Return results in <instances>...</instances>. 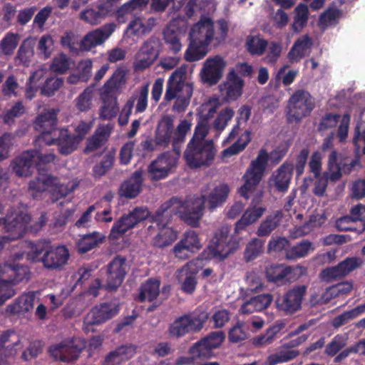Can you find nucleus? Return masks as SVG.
I'll return each mask as SVG.
<instances>
[{"instance_id": "f257e3e1", "label": "nucleus", "mask_w": 365, "mask_h": 365, "mask_svg": "<svg viewBox=\"0 0 365 365\" xmlns=\"http://www.w3.org/2000/svg\"><path fill=\"white\" fill-rule=\"evenodd\" d=\"M288 150L287 146H278L269 155L265 149H261L242 178L244 183L238 190L240 195L246 200L249 199L262 180L269 159L272 164L276 165L286 156Z\"/></svg>"}, {"instance_id": "f03ea898", "label": "nucleus", "mask_w": 365, "mask_h": 365, "mask_svg": "<svg viewBox=\"0 0 365 365\" xmlns=\"http://www.w3.org/2000/svg\"><path fill=\"white\" fill-rule=\"evenodd\" d=\"M29 250L26 259L32 263L41 262L48 270H61L70 257L68 249L64 245L54 247L46 240L29 242Z\"/></svg>"}, {"instance_id": "7ed1b4c3", "label": "nucleus", "mask_w": 365, "mask_h": 365, "mask_svg": "<svg viewBox=\"0 0 365 365\" xmlns=\"http://www.w3.org/2000/svg\"><path fill=\"white\" fill-rule=\"evenodd\" d=\"M186 79V69L180 67L172 73L166 83L164 100L170 101L175 98L172 109L178 113L187 109L193 93L192 83Z\"/></svg>"}, {"instance_id": "20e7f679", "label": "nucleus", "mask_w": 365, "mask_h": 365, "mask_svg": "<svg viewBox=\"0 0 365 365\" xmlns=\"http://www.w3.org/2000/svg\"><path fill=\"white\" fill-rule=\"evenodd\" d=\"M191 126V122L184 119L175 129L173 116L170 115L163 116L158 121L155 132L157 144L160 148H165L172 142L173 151L177 153H181V146L185 143L186 135L190 130Z\"/></svg>"}, {"instance_id": "39448f33", "label": "nucleus", "mask_w": 365, "mask_h": 365, "mask_svg": "<svg viewBox=\"0 0 365 365\" xmlns=\"http://www.w3.org/2000/svg\"><path fill=\"white\" fill-rule=\"evenodd\" d=\"M228 225L220 226L215 232L210 244L201 252L202 260L222 261L240 247V238L230 235Z\"/></svg>"}, {"instance_id": "423d86ee", "label": "nucleus", "mask_w": 365, "mask_h": 365, "mask_svg": "<svg viewBox=\"0 0 365 365\" xmlns=\"http://www.w3.org/2000/svg\"><path fill=\"white\" fill-rule=\"evenodd\" d=\"M58 110L55 109L45 110L38 115L34 122V128L40 132L38 140L46 145H56L58 152L63 138L68 137V129L57 128Z\"/></svg>"}, {"instance_id": "0eeeda50", "label": "nucleus", "mask_w": 365, "mask_h": 365, "mask_svg": "<svg viewBox=\"0 0 365 365\" xmlns=\"http://www.w3.org/2000/svg\"><path fill=\"white\" fill-rule=\"evenodd\" d=\"M209 314L206 312H193L177 317L168 327L170 338L179 339L187 334L200 332L205 327Z\"/></svg>"}, {"instance_id": "6e6552de", "label": "nucleus", "mask_w": 365, "mask_h": 365, "mask_svg": "<svg viewBox=\"0 0 365 365\" xmlns=\"http://www.w3.org/2000/svg\"><path fill=\"white\" fill-rule=\"evenodd\" d=\"M216 154L212 140L207 142L190 140L184 151L183 157L189 168H197L210 165Z\"/></svg>"}, {"instance_id": "1a4fd4ad", "label": "nucleus", "mask_w": 365, "mask_h": 365, "mask_svg": "<svg viewBox=\"0 0 365 365\" xmlns=\"http://www.w3.org/2000/svg\"><path fill=\"white\" fill-rule=\"evenodd\" d=\"M315 108L314 98L309 91L304 89L296 90L289 97L286 115L289 123H298L309 116Z\"/></svg>"}, {"instance_id": "9d476101", "label": "nucleus", "mask_w": 365, "mask_h": 365, "mask_svg": "<svg viewBox=\"0 0 365 365\" xmlns=\"http://www.w3.org/2000/svg\"><path fill=\"white\" fill-rule=\"evenodd\" d=\"M150 212L146 207H134L128 213L123 214L114 222L109 234V238L112 240H118L129 230L135 227L139 223L150 217Z\"/></svg>"}, {"instance_id": "9b49d317", "label": "nucleus", "mask_w": 365, "mask_h": 365, "mask_svg": "<svg viewBox=\"0 0 365 365\" xmlns=\"http://www.w3.org/2000/svg\"><path fill=\"white\" fill-rule=\"evenodd\" d=\"M85 348V343L79 338L66 339L48 347L50 355L56 360L66 363L76 361Z\"/></svg>"}, {"instance_id": "f8f14e48", "label": "nucleus", "mask_w": 365, "mask_h": 365, "mask_svg": "<svg viewBox=\"0 0 365 365\" xmlns=\"http://www.w3.org/2000/svg\"><path fill=\"white\" fill-rule=\"evenodd\" d=\"M307 286L297 285L289 289L275 300L277 309L287 315H292L302 309V304L307 294Z\"/></svg>"}, {"instance_id": "ddd939ff", "label": "nucleus", "mask_w": 365, "mask_h": 365, "mask_svg": "<svg viewBox=\"0 0 365 365\" xmlns=\"http://www.w3.org/2000/svg\"><path fill=\"white\" fill-rule=\"evenodd\" d=\"M327 166L331 172L330 181L336 182L341 179L342 174L349 175L352 171L359 169L361 165L358 156L355 158H339L337 151L333 150L329 155Z\"/></svg>"}, {"instance_id": "4468645a", "label": "nucleus", "mask_w": 365, "mask_h": 365, "mask_svg": "<svg viewBox=\"0 0 365 365\" xmlns=\"http://www.w3.org/2000/svg\"><path fill=\"white\" fill-rule=\"evenodd\" d=\"M180 206L176 210L180 219L187 225L197 227L205 208V195H201L193 200H182L179 197Z\"/></svg>"}, {"instance_id": "2eb2a0df", "label": "nucleus", "mask_w": 365, "mask_h": 365, "mask_svg": "<svg viewBox=\"0 0 365 365\" xmlns=\"http://www.w3.org/2000/svg\"><path fill=\"white\" fill-rule=\"evenodd\" d=\"M180 153L167 151L160 154L149 165L148 171L152 181H158L167 178L173 169L177 166Z\"/></svg>"}, {"instance_id": "dca6fc26", "label": "nucleus", "mask_w": 365, "mask_h": 365, "mask_svg": "<svg viewBox=\"0 0 365 365\" xmlns=\"http://www.w3.org/2000/svg\"><path fill=\"white\" fill-rule=\"evenodd\" d=\"M29 266L19 262L0 264V277L12 285L26 284L31 278Z\"/></svg>"}, {"instance_id": "f3484780", "label": "nucleus", "mask_w": 365, "mask_h": 365, "mask_svg": "<svg viewBox=\"0 0 365 365\" xmlns=\"http://www.w3.org/2000/svg\"><path fill=\"white\" fill-rule=\"evenodd\" d=\"M128 269L127 259L125 257H115L107 265L105 289L108 291L116 290L123 283Z\"/></svg>"}, {"instance_id": "a211bd4d", "label": "nucleus", "mask_w": 365, "mask_h": 365, "mask_svg": "<svg viewBox=\"0 0 365 365\" xmlns=\"http://www.w3.org/2000/svg\"><path fill=\"white\" fill-rule=\"evenodd\" d=\"M119 311V305L113 302H103L94 306L85 317V330L88 331L91 326L106 322L117 315Z\"/></svg>"}, {"instance_id": "6ab92c4d", "label": "nucleus", "mask_w": 365, "mask_h": 365, "mask_svg": "<svg viewBox=\"0 0 365 365\" xmlns=\"http://www.w3.org/2000/svg\"><path fill=\"white\" fill-rule=\"evenodd\" d=\"M227 62L220 55L207 58L200 71L201 81L209 86L216 85L223 76Z\"/></svg>"}, {"instance_id": "aec40b11", "label": "nucleus", "mask_w": 365, "mask_h": 365, "mask_svg": "<svg viewBox=\"0 0 365 365\" xmlns=\"http://www.w3.org/2000/svg\"><path fill=\"white\" fill-rule=\"evenodd\" d=\"M265 276L269 282L279 287L291 284L299 278L294 267L278 263L267 266Z\"/></svg>"}, {"instance_id": "412c9836", "label": "nucleus", "mask_w": 365, "mask_h": 365, "mask_svg": "<svg viewBox=\"0 0 365 365\" xmlns=\"http://www.w3.org/2000/svg\"><path fill=\"white\" fill-rule=\"evenodd\" d=\"M116 25L108 23L87 33L79 43V50L88 51L93 48L103 44L114 32Z\"/></svg>"}, {"instance_id": "4be33fe9", "label": "nucleus", "mask_w": 365, "mask_h": 365, "mask_svg": "<svg viewBox=\"0 0 365 365\" xmlns=\"http://www.w3.org/2000/svg\"><path fill=\"white\" fill-rule=\"evenodd\" d=\"M29 220V216L22 212L4 217L2 224L4 225L6 232L9 234L0 237H6L7 243L22 237L24 230Z\"/></svg>"}, {"instance_id": "5701e85b", "label": "nucleus", "mask_w": 365, "mask_h": 365, "mask_svg": "<svg viewBox=\"0 0 365 365\" xmlns=\"http://www.w3.org/2000/svg\"><path fill=\"white\" fill-rule=\"evenodd\" d=\"M361 260L356 257H346L337 265L323 269L320 274L322 279L331 282L345 277L361 265Z\"/></svg>"}, {"instance_id": "b1692460", "label": "nucleus", "mask_w": 365, "mask_h": 365, "mask_svg": "<svg viewBox=\"0 0 365 365\" xmlns=\"http://www.w3.org/2000/svg\"><path fill=\"white\" fill-rule=\"evenodd\" d=\"M160 40L155 37H151L144 42L137 54L136 68L145 69L151 66L160 55Z\"/></svg>"}, {"instance_id": "393cba45", "label": "nucleus", "mask_w": 365, "mask_h": 365, "mask_svg": "<svg viewBox=\"0 0 365 365\" xmlns=\"http://www.w3.org/2000/svg\"><path fill=\"white\" fill-rule=\"evenodd\" d=\"M245 81L232 68L226 76V80L219 86V88L227 101H235L242 96Z\"/></svg>"}, {"instance_id": "a878e982", "label": "nucleus", "mask_w": 365, "mask_h": 365, "mask_svg": "<svg viewBox=\"0 0 365 365\" xmlns=\"http://www.w3.org/2000/svg\"><path fill=\"white\" fill-rule=\"evenodd\" d=\"M294 171V164L291 160H285L269 178V185L279 192H287Z\"/></svg>"}, {"instance_id": "bb28decb", "label": "nucleus", "mask_w": 365, "mask_h": 365, "mask_svg": "<svg viewBox=\"0 0 365 365\" xmlns=\"http://www.w3.org/2000/svg\"><path fill=\"white\" fill-rule=\"evenodd\" d=\"M215 26L210 17H202L191 28L189 33L190 40L198 43L210 44L215 40Z\"/></svg>"}, {"instance_id": "cd10ccee", "label": "nucleus", "mask_w": 365, "mask_h": 365, "mask_svg": "<svg viewBox=\"0 0 365 365\" xmlns=\"http://www.w3.org/2000/svg\"><path fill=\"white\" fill-rule=\"evenodd\" d=\"M180 206L179 197L174 196L163 202L153 215L150 222L156 223L158 228L165 227L171 222L173 215H177V209Z\"/></svg>"}, {"instance_id": "c85d7f7f", "label": "nucleus", "mask_w": 365, "mask_h": 365, "mask_svg": "<svg viewBox=\"0 0 365 365\" xmlns=\"http://www.w3.org/2000/svg\"><path fill=\"white\" fill-rule=\"evenodd\" d=\"M35 155L32 154L31 150L23 152L20 155L16 157L11 162V167L18 177H29L32 175L35 166Z\"/></svg>"}, {"instance_id": "c756f323", "label": "nucleus", "mask_w": 365, "mask_h": 365, "mask_svg": "<svg viewBox=\"0 0 365 365\" xmlns=\"http://www.w3.org/2000/svg\"><path fill=\"white\" fill-rule=\"evenodd\" d=\"M266 207L255 205L253 202L246 209L245 212L235 224V234L238 235L242 231L256 222L265 212Z\"/></svg>"}, {"instance_id": "7c9ffc66", "label": "nucleus", "mask_w": 365, "mask_h": 365, "mask_svg": "<svg viewBox=\"0 0 365 365\" xmlns=\"http://www.w3.org/2000/svg\"><path fill=\"white\" fill-rule=\"evenodd\" d=\"M143 182L142 170H136L128 180L121 184L119 195L128 199L135 198L142 190Z\"/></svg>"}, {"instance_id": "2f4dec72", "label": "nucleus", "mask_w": 365, "mask_h": 365, "mask_svg": "<svg viewBox=\"0 0 365 365\" xmlns=\"http://www.w3.org/2000/svg\"><path fill=\"white\" fill-rule=\"evenodd\" d=\"M136 353V347L132 344L121 345L109 352L103 365H120L132 358Z\"/></svg>"}, {"instance_id": "473e14b6", "label": "nucleus", "mask_w": 365, "mask_h": 365, "mask_svg": "<svg viewBox=\"0 0 365 365\" xmlns=\"http://www.w3.org/2000/svg\"><path fill=\"white\" fill-rule=\"evenodd\" d=\"M273 297L271 294H262L251 297L245 302L240 309L242 314H249L255 312H261L267 309L272 303Z\"/></svg>"}, {"instance_id": "72a5a7b5", "label": "nucleus", "mask_w": 365, "mask_h": 365, "mask_svg": "<svg viewBox=\"0 0 365 365\" xmlns=\"http://www.w3.org/2000/svg\"><path fill=\"white\" fill-rule=\"evenodd\" d=\"M312 44V40L307 34L298 38L288 52L287 58L289 62L293 63L300 61L310 51Z\"/></svg>"}, {"instance_id": "f704fd0d", "label": "nucleus", "mask_w": 365, "mask_h": 365, "mask_svg": "<svg viewBox=\"0 0 365 365\" xmlns=\"http://www.w3.org/2000/svg\"><path fill=\"white\" fill-rule=\"evenodd\" d=\"M88 127L85 123L79 124L76 131V135H71L68 130V137L63 139L62 145L60 147V153L61 155H69L77 149L78 145L83 139L88 132Z\"/></svg>"}, {"instance_id": "c9c22d12", "label": "nucleus", "mask_w": 365, "mask_h": 365, "mask_svg": "<svg viewBox=\"0 0 365 365\" xmlns=\"http://www.w3.org/2000/svg\"><path fill=\"white\" fill-rule=\"evenodd\" d=\"M106 235L98 231L83 235L76 243V250L78 253L86 254L91 250L99 247L104 242Z\"/></svg>"}, {"instance_id": "e433bc0d", "label": "nucleus", "mask_w": 365, "mask_h": 365, "mask_svg": "<svg viewBox=\"0 0 365 365\" xmlns=\"http://www.w3.org/2000/svg\"><path fill=\"white\" fill-rule=\"evenodd\" d=\"M230 191V187L226 183H220L215 186L208 195L205 196V207L210 211L222 207L227 199Z\"/></svg>"}, {"instance_id": "4c0bfd02", "label": "nucleus", "mask_w": 365, "mask_h": 365, "mask_svg": "<svg viewBox=\"0 0 365 365\" xmlns=\"http://www.w3.org/2000/svg\"><path fill=\"white\" fill-rule=\"evenodd\" d=\"M284 214L282 210H275L267 215L260 222L256 230V235L259 237H267L279 226Z\"/></svg>"}, {"instance_id": "58836bf2", "label": "nucleus", "mask_w": 365, "mask_h": 365, "mask_svg": "<svg viewBox=\"0 0 365 365\" xmlns=\"http://www.w3.org/2000/svg\"><path fill=\"white\" fill-rule=\"evenodd\" d=\"M35 294L33 292L22 294L15 299L13 303L7 305L6 311L11 314H24L34 309Z\"/></svg>"}, {"instance_id": "ea45409f", "label": "nucleus", "mask_w": 365, "mask_h": 365, "mask_svg": "<svg viewBox=\"0 0 365 365\" xmlns=\"http://www.w3.org/2000/svg\"><path fill=\"white\" fill-rule=\"evenodd\" d=\"M34 46L35 42L33 39L31 38L24 39L20 44L14 57L15 65L29 67L34 55Z\"/></svg>"}, {"instance_id": "a19ab883", "label": "nucleus", "mask_w": 365, "mask_h": 365, "mask_svg": "<svg viewBox=\"0 0 365 365\" xmlns=\"http://www.w3.org/2000/svg\"><path fill=\"white\" fill-rule=\"evenodd\" d=\"M56 178L39 173L38 176L29 182V189L32 192V197L36 199L47 189V187L56 185Z\"/></svg>"}, {"instance_id": "79ce46f5", "label": "nucleus", "mask_w": 365, "mask_h": 365, "mask_svg": "<svg viewBox=\"0 0 365 365\" xmlns=\"http://www.w3.org/2000/svg\"><path fill=\"white\" fill-rule=\"evenodd\" d=\"M150 0H130L123 4L116 11V17L118 22L124 23L130 16H135L134 12L136 10L141 11L145 7Z\"/></svg>"}, {"instance_id": "37998d69", "label": "nucleus", "mask_w": 365, "mask_h": 365, "mask_svg": "<svg viewBox=\"0 0 365 365\" xmlns=\"http://www.w3.org/2000/svg\"><path fill=\"white\" fill-rule=\"evenodd\" d=\"M160 282L158 279L150 278L143 283L139 288L138 299L143 302H153L160 294Z\"/></svg>"}, {"instance_id": "c03bdc74", "label": "nucleus", "mask_w": 365, "mask_h": 365, "mask_svg": "<svg viewBox=\"0 0 365 365\" xmlns=\"http://www.w3.org/2000/svg\"><path fill=\"white\" fill-rule=\"evenodd\" d=\"M251 130H249L242 133L236 142L222 151V158L223 159L229 158L242 152L251 142Z\"/></svg>"}, {"instance_id": "a18cd8bd", "label": "nucleus", "mask_w": 365, "mask_h": 365, "mask_svg": "<svg viewBox=\"0 0 365 365\" xmlns=\"http://www.w3.org/2000/svg\"><path fill=\"white\" fill-rule=\"evenodd\" d=\"M119 112L117 98L109 94H104L103 105L100 109V118L110 120L116 117Z\"/></svg>"}, {"instance_id": "49530a36", "label": "nucleus", "mask_w": 365, "mask_h": 365, "mask_svg": "<svg viewBox=\"0 0 365 365\" xmlns=\"http://www.w3.org/2000/svg\"><path fill=\"white\" fill-rule=\"evenodd\" d=\"M159 232L153 240V245L155 247L163 248L174 242L178 238V232L170 227L159 228Z\"/></svg>"}, {"instance_id": "de8ad7c7", "label": "nucleus", "mask_w": 365, "mask_h": 365, "mask_svg": "<svg viewBox=\"0 0 365 365\" xmlns=\"http://www.w3.org/2000/svg\"><path fill=\"white\" fill-rule=\"evenodd\" d=\"M209 45L190 40V44L185 52V59L187 62H193L203 58L208 52Z\"/></svg>"}, {"instance_id": "09e8293b", "label": "nucleus", "mask_w": 365, "mask_h": 365, "mask_svg": "<svg viewBox=\"0 0 365 365\" xmlns=\"http://www.w3.org/2000/svg\"><path fill=\"white\" fill-rule=\"evenodd\" d=\"M314 247L312 243L307 240H302L296 243V245L289 247L286 250V258L288 259H297L306 257Z\"/></svg>"}, {"instance_id": "8fccbe9b", "label": "nucleus", "mask_w": 365, "mask_h": 365, "mask_svg": "<svg viewBox=\"0 0 365 365\" xmlns=\"http://www.w3.org/2000/svg\"><path fill=\"white\" fill-rule=\"evenodd\" d=\"M348 340L349 336L347 334H337L325 346L324 354L329 357L335 356L342 349L346 347Z\"/></svg>"}, {"instance_id": "3c124183", "label": "nucleus", "mask_w": 365, "mask_h": 365, "mask_svg": "<svg viewBox=\"0 0 365 365\" xmlns=\"http://www.w3.org/2000/svg\"><path fill=\"white\" fill-rule=\"evenodd\" d=\"M163 39L168 46L169 52L177 54L181 51L182 43L179 31L171 28H166L163 31Z\"/></svg>"}, {"instance_id": "603ef678", "label": "nucleus", "mask_w": 365, "mask_h": 365, "mask_svg": "<svg viewBox=\"0 0 365 365\" xmlns=\"http://www.w3.org/2000/svg\"><path fill=\"white\" fill-rule=\"evenodd\" d=\"M295 16L292 24V29L294 33H299L307 25L309 19V9L307 5L299 4L294 9Z\"/></svg>"}, {"instance_id": "864d4df0", "label": "nucleus", "mask_w": 365, "mask_h": 365, "mask_svg": "<svg viewBox=\"0 0 365 365\" xmlns=\"http://www.w3.org/2000/svg\"><path fill=\"white\" fill-rule=\"evenodd\" d=\"M20 41V35L17 33L8 32L0 41V52L6 56H11L14 54Z\"/></svg>"}, {"instance_id": "5fc2aeb1", "label": "nucleus", "mask_w": 365, "mask_h": 365, "mask_svg": "<svg viewBox=\"0 0 365 365\" xmlns=\"http://www.w3.org/2000/svg\"><path fill=\"white\" fill-rule=\"evenodd\" d=\"M265 240L254 237L246 245L244 252V259L250 262L257 259L264 252Z\"/></svg>"}, {"instance_id": "6e6d98bb", "label": "nucleus", "mask_w": 365, "mask_h": 365, "mask_svg": "<svg viewBox=\"0 0 365 365\" xmlns=\"http://www.w3.org/2000/svg\"><path fill=\"white\" fill-rule=\"evenodd\" d=\"M115 156L113 153H106L99 163L92 168V175L95 179H99L111 170L114 165Z\"/></svg>"}, {"instance_id": "4d7b16f0", "label": "nucleus", "mask_w": 365, "mask_h": 365, "mask_svg": "<svg viewBox=\"0 0 365 365\" xmlns=\"http://www.w3.org/2000/svg\"><path fill=\"white\" fill-rule=\"evenodd\" d=\"M268 46V41L257 36L249 35L246 38L245 48L252 56H262Z\"/></svg>"}, {"instance_id": "13d9d810", "label": "nucleus", "mask_w": 365, "mask_h": 365, "mask_svg": "<svg viewBox=\"0 0 365 365\" xmlns=\"http://www.w3.org/2000/svg\"><path fill=\"white\" fill-rule=\"evenodd\" d=\"M125 83V72L121 68H118L113 73L110 78L104 83L103 90V94H110L118 90L122 85Z\"/></svg>"}, {"instance_id": "bf43d9fd", "label": "nucleus", "mask_w": 365, "mask_h": 365, "mask_svg": "<svg viewBox=\"0 0 365 365\" xmlns=\"http://www.w3.org/2000/svg\"><path fill=\"white\" fill-rule=\"evenodd\" d=\"M21 348V341L14 331L6 330L0 335V349H7V353L13 349L16 354L17 350Z\"/></svg>"}, {"instance_id": "052dcab7", "label": "nucleus", "mask_w": 365, "mask_h": 365, "mask_svg": "<svg viewBox=\"0 0 365 365\" xmlns=\"http://www.w3.org/2000/svg\"><path fill=\"white\" fill-rule=\"evenodd\" d=\"M44 75V71L43 69H38L33 72L26 83V96L27 98L32 99L38 92L40 87V81L43 78Z\"/></svg>"}, {"instance_id": "680f3d73", "label": "nucleus", "mask_w": 365, "mask_h": 365, "mask_svg": "<svg viewBox=\"0 0 365 365\" xmlns=\"http://www.w3.org/2000/svg\"><path fill=\"white\" fill-rule=\"evenodd\" d=\"M342 15L341 10L336 7H328L319 18V25L327 27L330 25H335Z\"/></svg>"}, {"instance_id": "e2e57ef3", "label": "nucleus", "mask_w": 365, "mask_h": 365, "mask_svg": "<svg viewBox=\"0 0 365 365\" xmlns=\"http://www.w3.org/2000/svg\"><path fill=\"white\" fill-rule=\"evenodd\" d=\"M93 96V88L88 87L75 99L76 107L80 112H88L91 108Z\"/></svg>"}, {"instance_id": "0e129e2a", "label": "nucleus", "mask_w": 365, "mask_h": 365, "mask_svg": "<svg viewBox=\"0 0 365 365\" xmlns=\"http://www.w3.org/2000/svg\"><path fill=\"white\" fill-rule=\"evenodd\" d=\"M210 125L207 118H200L194 129L193 135L190 140L207 142L206 137L210 133Z\"/></svg>"}, {"instance_id": "69168bd1", "label": "nucleus", "mask_w": 365, "mask_h": 365, "mask_svg": "<svg viewBox=\"0 0 365 365\" xmlns=\"http://www.w3.org/2000/svg\"><path fill=\"white\" fill-rule=\"evenodd\" d=\"M109 132L106 128H102L96 132V133L87 140L86 150L94 151L101 148L108 140Z\"/></svg>"}, {"instance_id": "338daca9", "label": "nucleus", "mask_w": 365, "mask_h": 365, "mask_svg": "<svg viewBox=\"0 0 365 365\" xmlns=\"http://www.w3.org/2000/svg\"><path fill=\"white\" fill-rule=\"evenodd\" d=\"M282 326L281 324H276L269 327L267 329L265 333L255 337L253 344L258 346H264L272 344L282 329Z\"/></svg>"}, {"instance_id": "774afa93", "label": "nucleus", "mask_w": 365, "mask_h": 365, "mask_svg": "<svg viewBox=\"0 0 365 365\" xmlns=\"http://www.w3.org/2000/svg\"><path fill=\"white\" fill-rule=\"evenodd\" d=\"M63 78L60 77L47 78L41 86V93L43 96L51 97L63 85Z\"/></svg>"}]
</instances>
